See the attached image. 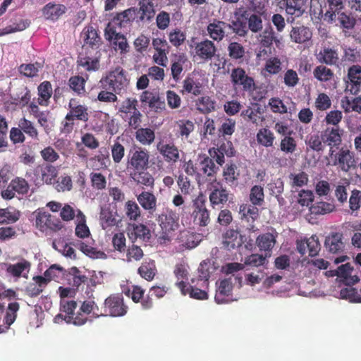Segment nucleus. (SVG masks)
Returning a JSON list of instances; mask_svg holds the SVG:
<instances>
[{"label":"nucleus","mask_w":361,"mask_h":361,"mask_svg":"<svg viewBox=\"0 0 361 361\" xmlns=\"http://www.w3.org/2000/svg\"><path fill=\"white\" fill-rule=\"evenodd\" d=\"M149 152L136 145L132 146L126 157V170L130 179L137 185L153 188L154 178L147 171L150 163Z\"/></svg>","instance_id":"nucleus-1"},{"label":"nucleus","mask_w":361,"mask_h":361,"mask_svg":"<svg viewBox=\"0 0 361 361\" xmlns=\"http://www.w3.org/2000/svg\"><path fill=\"white\" fill-rule=\"evenodd\" d=\"M201 275L197 279H192L191 283L185 281L176 282V286L184 295H188L191 298L196 300H207L208 298L207 289L209 286V272L200 269Z\"/></svg>","instance_id":"nucleus-2"},{"label":"nucleus","mask_w":361,"mask_h":361,"mask_svg":"<svg viewBox=\"0 0 361 361\" xmlns=\"http://www.w3.org/2000/svg\"><path fill=\"white\" fill-rule=\"evenodd\" d=\"M264 6L255 0L250 1V6H241L238 8L239 15L245 19L248 30L257 33L262 30L263 21L262 16L264 13Z\"/></svg>","instance_id":"nucleus-3"},{"label":"nucleus","mask_w":361,"mask_h":361,"mask_svg":"<svg viewBox=\"0 0 361 361\" xmlns=\"http://www.w3.org/2000/svg\"><path fill=\"white\" fill-rule=\"evenodd\" d=\"M344 8L343 0H311L310 11L314 16L324 17L332 22Z\"/></svg>","instance_id":"nucleus-4"},{"label":"nucleus","mask_w":361,"mask_h":361,"mask_svg":"<svg viewBox=\"0 0 361 361\" xmlns=\"http://www.w3.org/2000/svg\"><path fill=\"white\" fill-rule=\"evenodd\" d=\"M100 84L103 89L120 94L126 91L129 85V79L123 68L117 66L101 79Z\"/></svg>","instance_id":"nucleus-5"},{"label":"nucleus","mask_w":361,"mask_h":361,"mask_svg":"<svg viewBox=\"0 0 361 361\" xmlns=\"http://www.w3.org/2000/svg\"><path fill=\"white\" fill-rule=\"evenodd\" d=\"M158 224L161 228L159 240L161 243L171 241L179 228V216L171 209L167 208L159 214Z\"/></svg>","instance_id":"nucleus-6"},{"label":"nucleus","mask_w":361,"mask_h":361,"mask_svg":"<svg viewBox=\"0 0 361 361\" xmlns=\"http://www.w3.org/2000/svg\"><path fill=\"white\" fill-rule=\"evenodd\" d=\"M35 217V226L40 232L56 233L63 228V224L61 220L50 213L38 209L33 212Z\"/></svg>","instance_id":"nucleus-7"},{"label":"nucleus","mask_w":361,"mask_h":361,"mask_svg":"<svg viewBox=\"0 0 361 361\" xmlns=\"http://www.w3.org/2000/svg\"><path fill=\"white\" fill-rule=\"evenodd\" d=\"M332 165L345 173L355 169L357 168V161L355 152L346 147L340 148L338 152L334 154Z\"/></svg>","instance_id":"nucleus-8"},{"label":"nucleus","mask_w":361,"mask_h":361,"mask_svg":"<svg viewBox=\"0 0 361 361\" xmlns=\"http://www.w3.org/2000/svg\"><path fill=\"white\" fill-rule=\"evenodd\" d=\"M208 152L219 165L222 166L225 162L224 157L234 156L235 150L231 141L219 137L215 146L210 148Z\"/></svg>","instance_id":"nucleus-9"},{"label":"nucleus","mask_w":361,"mask_h":361,"mask_svg":"<svg viewBox=\"0 0 361 361\" xmlns=\"http://www.w3.org/2000/svg\"><path fill=\"white\" fill-rule=\"evenodd\" d=\"M128 307L124 303L122 294H111L105 299L104 311L111 317H123L128 312Z\"/></svg>","instance_id":"nucleus-10"},{"label":"nucleus","mask_w":361,"mask_h":361,"mask_svg":"<svg viewBox=\"0 0 361 361\" xmlns=\"http://www.w3.org/2000/svg\"><path fill=\"white\" fill-rule=\"evenodd\" d=\"M231 82L235 89L240 88L245 92H251L255 89L254 78L248 75L241 67L233 68L231 73Z\"/></svg>","instance_id":"nucleus-11"},{"label":"nucleus","mask_w":361,"mask_h":361,"mask_svg":"<svg viewBox=\"0 0 361 361\" xmlns=\"http://www.w3.org/2000/svg\"><path fill=\"white\" fill-rule=\"evenodd\" d=\"M233 195L220 182L215 181L212 184L209 195L212 208L216 206L224 205L228 202H233Z\"/></svg>","instance_id":"nucleus-12"},{"label":"nucleus","mask_w":361,"mask_h":361,"mask_svg":"<svg viewBox=\"0 0 361 361\" xmlns=\"http://www.w3.org/2000/svg\"><path fill=\"white\" fill-rule=\"evenodd\" d=\"M194 222L200 226H206L210 222L209 211L206 207V199L200 195L192 202V213Z\"/></svg>","instance_id":"nucleus-13"},{"label":"nucleus","mask_w":361,"mask_h":361,"mask_svg":"<svg viewBox=\"0 0 361 361\" xmlns=\"http://www.w3.org/2000/svg\"><path fill=\"white\" fill-rule=\"evenodd\" d=\"M61 310L66 313L64 320L68 324H73L75 326H82L87 321V316L80 312L75 314V310L77 308L78 304L75 300H64L61 302Z\"/></svg>","instance_id":"nucleus-14"},{"label":"nucleus","mask_w":361,"mask_h":361,"mask_svg":"<svg viewBox=\"0 0 361 361\" xmlns=\"http://www.w3.org/2000/svg\"><path fill=\"white\" fill-rule=\"evenodd\" d=\"M157 149L169 164H175L180 159V150L173 142L160 140L157 144Z\"/></svg>","instance_id":"nucleus-15"},{"label":"nucleus","mask_w":361,"mask_h":361,"mask_svg":"<svg viewBox=\"0 0 361 361\" xmlns=\"http://www.w3.org/2000/svg\"><path fill=\"white\" fill-rule=\"evenodd\" d=\"M225 243L227 246L231 248L235 247H240L243 243H245V247L247 249H252L253 246V240L246 237L245 234H240L238 230L228 229L224 233Z\"/></svg>","instance_id":"nucleus-16"},{"label":"nucleus","mask_w":361,"mask_h":361,"mask_svg":"<svg viewBox=\"0 0 361 361\" xmlns=\"http://www.w3.org/2000/svg\"><path fill=\"white\" fill-rule=\"evenodd\" d=\"M296 248L301 255H304L308 252L310 257H314L318 255L321 249V245L318 237L316 235H313L309 238L297 240Z\"/></svg>","instance_id":"nucleus-17"},{"label":"nucleus","mask_w":361,"mask_h":361,"mask_svg":"<svg viewBox=\"0 0 361 361\" xmlns=\"http://www.w3.org/2000/svg\"><path fill=\"white\" fill-rule=\"evenodd\" d=\"M34 174L43 183L52 184L57 176L58 171L51 164H41L35 168Z\"/></svg>","instance_id":"nucleus-18"},{"label":"nucleus","mask_w":361,"mask_h":361,"mask_svg":"<svg viewBox=\"0 0 361 361\" xmlns=\"http://www.w3.org/2000/svg\"><path fill=\"white\" fill-rule=\"evenodd\" d=\"M228 29H230L229 23L215 19L207 25V30L213 40L220 42L224 38L226 34L228 33Z\"/></svg>","instance_id":"nucleus-19"},{"label":"nucleus","mask_w":361,"mask_h":361,"mask_svg":"<svg viewBox=\"0 0 361 361\" xmlns=\"http://www.w3.org/2000/svg\"><path fill=\"white\" fill-rule=\"evenodd\" d=\"M326 249L331 253L338 254L343 252L345 243L343 242V235L339 232H332L326 237L324 241Z\"/></svg>","instance_id":"nucleus-20"},{"label":"nucleus","mask_w":361,"mask_h":361,"mask_svg":"<svg viewBox=\"0 0 361 361\" xmlns=\"http://www.w3.org/2000/svg\"><path fill=\"white\" fill-rule=\"evenodd\" d=\"M353 267L350 263H346L339 266L337 269L331 270V276H336L341 279L343 283L347 286H352L359 281V278L356 275L352 276Z\"/></svg>","instance_id":"nucleus-21"},{"label":"nucleus","mask_w":361,"mask_h":361,"mask_svg":"<svg viewBox=\"0 0 361 361\" xmlns=\"http://www.w3.org/2000/svg\"><path fill=\"white\" fill-rule=\"evenodd\" d=\"M317 59L322 64L339 67L341 64L338 52L331 47H324L317 54Z\"/></svg>","instance_id":"nucleus-22"},{"label":"nucleus","mask_w":361,"mask_h":361,"mask_svg":"<svg viewBox=\"0 0 361 361\" xmlns=\"http://www.w3.org/2000/svg\"><path fill=\"white\" fill-rule=\"evenodd\" d=\"M347 77L348 85L347 89L353 94H357L361 86V66L353 65L348 70Z\"/></svg>","instance_id":"nucleus-23"},{"label":"nucleus","mask_w":361,"mask_h":361,"mask_svg":"<svg viewBox=\"0 0 361 361\" xmlns=\"http://www.w3.org/2000/svg\"><path fill=\"white\" fill-rule=\"evenodd\" d=\"M240 116L245 121L256 126L264 121L263 111L259 104L255 103L242 111Z\"/></svg>","instance_id":"nucleus-24"},{"label":"nucleus","mask_w":361,"mask_h":361,"mask_svg":"<svg viewBox=\"0 0 361 361\" xmlns=\"http://www.w3.org/2000/svg\"><path fill=\"white\" fill-rule=\"evenodd\" d=\"M308 0H283L281 3L285 7L287 15L290 16L293 19L301 16L307 8Z\"/></svg>","instance_id":"nucleus-25"},{"label":"nucleus","mask_w":361,"mask_h":361,"mask_svg":"<svg viewBox=\"0 0 361 361\" xmlns=\"http://www.w3.org/2000/svg\"><path fill=\"white\" fill-rule=\"evenodd\" d=\"M67 8L65 5L49 2L42 9L43 16L49 20L56 21L66 13Z\"/></svg>","instance_id":"nucleus-26"},{"label":"nucleus","mask_w":361,"mask_h":361,"mask_svg":"<svg viewBox=\"0 0 361 361\" xmlns=\"http://www.w3.org/2000/svg\"><path fill=\"white\" fill-rule=\"evenodd\" d=\"M214 160V159L209 156L205 157L200 162L201 169L199 173H202L203 183L204 182V178L209 181H216V175L219 171V167L216 166Z\"/></svg>","instance_id":"nucleus-27"},{"label":"nucleus","mask_w":361,"mask_h":361,"mask_svg":"<svg viewBox=\"0 0 361 361\" xmlns=\"http://www.w3.org/2000/svg\"><path fill=\"white\" fill-rule=\"evenodd\" d=\"M142 103L148 104L149 107L157 113L161 112L166 108L164 100L159 94L149 91H144L140 96Z\"/></svg>","instance_id":"nucleus-28"},{"label":"nucleus","mask_w":361,"mask_h":361,"mask_svg":"<svg viewBox=\"0 0 361 361\" xmlns=\"http://www.w3.org/2000/svg\"><path fill=\"white\" fill-rule=\"evenodd\" d=\"M343 130L338 127L326 128L322 132L324 143L331 147H338L342 142Z\"/></svg>","instance_id":"nucleus-29"},{"label":"nucleus","mask_w":361,"mask_h":361,"mask_svg":"<svg viewBox=\"0 0 361 361\" xmlns=\"http://www.w3.org/2000/svg\"><path fill=\"white\" fill-rule=\"evenodd\" d=\"M84 44L83 49H97L101 44V37L97 31L92 26L85 27L82 32Z\"/></svg>","instance_id":"nucleus-30"},{"label":"nucleus","mask_w":361,"mask_h":361,"mask_svg":"<svg viewBox=\"0 0 361 361\" xmlns=\"http://www.w3.org/2000/svg\"><path fill=\"white\" fill-rule=\"evenodd\" d=\"M195 49L197 56L204 61L211 60L216 51L214 44L209 39L197 43Z\"/></svg>","instance_id":"nucleus-31"},{"label":"nucleus","mask_w":361,"mask_h":361,"mask_svg":"<svg viewBox=\"0 0 361 361\" xmlns=\"http://www.w3.org/2000/svg\"><path fill=\"white\" fill-rule=\"evenodd\" d=\"M68 113L76 120L87 122L89 120L88 107L79 104L75 99H71L68 103Z\"/></svg>","instance_id":"nucleus-32"},{"label":"nucleus","mask_w":361,"mask_h":361,"mask_svg":"<svg viewBox=\"0 0 361 361\" xmlns=\"http://www.w3.org/2000/svg\"><path fill=\"white\" fill-rule=\"evenodd\" d=\"M137 11L136 8L131 7L122 12L117 13L112 19V23L119 27H126L134 20Z\"/></svg>","instance_id":"nucleus-33"},{"label":"nucleus","mask_w":361,"mask_h":361,"mask_svg":"<svg viewBox=\"0 0 361 361\" xmlns=\"http://www.w3.org/2000/svg\"><path fill=\"white\" fill-rule=\"evenodd\" d=\"M235 20H232L230 25V29L233 33H235L239 37H245L248 33V28L247 26V22L244 18H242L238 13V8H237L234 12Z\"/></svg>","instance_id":"nucleus-34"},{"label":"nucleus","mask_w":361,"mask_h":361,"mask_svg":"<svg viewBox=\"0 0 361 361\" xmlns=\"http://www.w3.org/2000/svg\"><path fill=\"white\" fill-rule=\"evenodd\" d=\"M290 36L293 42L302 44L309 41L312 38V33L309 27L302 25L293 27Z\"/></svg>","instance_id":"nucleus-35"},{"label":"nucleus","mask_w":361,"mask_h":361,"mask_svg":"<svg viewBox=\"0 0 361 361\" xmlns=\"http://www.w3.org/2000/svg\"><path fill=\"white\" fill-rule=\"evenodd\" d=\"M176 240L180 246L186 249L195 247L199 243L197 235L186 229L180 231Z\"/></svg>","instance_id":"nucleus-36"},{"label":"nucleus","mask_w":361,"mask_h":361,"mask_svg":"<svg viewBox=\"0 0 361 361\" xmlns=\"http://www.w3.org/2000/svg\"><path fill=\"white\" fill-rule=\"evenodd\" d=\"M138 6L139 11L141 13L138 21H151L155 15L154 4L152 0H140Z\"/></svg>","instance_id":"nucleus-37"},{"label":"nucleus","mask_w":361,"mask_h":361,"mask_svg":"<svg viewBox=\"0 0 361 361\" xmlns=\"http://www.w3.org/2000/svg\"><path fill=\"white\" fill-rule=\"evenodd\" d=\"M202 85L193 77L187 76L183 81V90L181 92L184 94H191L195 96L201 94Z\"/></svg>","instance_id":"nucleus-38"},{"label":"nucleus","mask_w":361,"mask_h":361,"mask_svg":"<svg viewBox=\"0 0 361 361\" xmlns=\"http://www.w3.org/2000/svg\"><path fill=\"white\" fill-rule=\"evenodd\" d=\"M137 272L140 276L148 281L154 279L157 274L155 262L153 259H145L138 268Z\"/></svg>","instance_id":"nucleus-39"},{"label":"nucleus","mask_w":361,"mask_h":361,"mask_svg":"<svg viewBox=\"0 0 361 361\" xmlns=\"http://www.w3.org/2000/svg\"><path fill=\"white\" fill-rule=\"evenodd\" d=\"M38 99L37 103L40 106H47L49 105V99L52 95V87L49 81L42 82L37 87Z\"/></svg>","instance_id":"nucleus-40"},{"label":"nucleus","mask_w":361,"mask_h":361,"mask_svg":"<svg viewBox=\"0 0 361 361\" xmlns=\"http://www.w3.org/2000/svg\"><path fill=\"white\" fill-rule=\"evenodd\" d=\"M141 207L149 212H154L157 207V197L150 192L143 191L137 197Z\"/></svg>","instance_id":"nucleus-41"},{"label":"nucleus","mask_w":361,"mask_h":361,"mask_svg":"<svg viewBox=\"0 0 361 361\" xmlns=\"http://www.w3.org/2000/svg\"><path fill=\"white\" fill-rule=\"evenodd\" d=\"M31 264L30 262L22 259L16 264H10L7 266L6 272L16 278H20L23 276V273L25 271H29Z\"/></svg>","instance_id":"nucleus-42"},{"label":"nucleus","mask_w":361,"mask_h":361,"mask_svg":"<svg viewBox=\"0 0 361 361\" xmlns=\"http://www.w3.org/2000/svg\"><path fill=\"white\" fill-rule=\"evenodd\" d=\"M89 161L91 164L92 168L94 170L106 169L111 162L109 152L106 149L104 151V152L100 150L97 155L91 157Z\"/></svg>","instance_id":"nucleus-43"},{"label":"nucleus","mask_w":361,"mask_h":361,"mask_svg":"<svg viewBox=\"0 0 361 361\" xmlns=\"http://www.w3.org/2000/svg\"><path fill=\"white\" fill-rule=\"evenodd\" d=\"M256 243L260 250L270 252L276 243V237L270 233H263L257 238Z\"/></svg>","instance_id":"nucleus-44"},{"label":"nucleus","mask_w":361,"mask_h":361,"mask_svg":"<svg viewBox=\"0 0 361 361\" xmlns=\"http://www.w3.org/2000/svg\"><path fill=\"white\" fill-rule=\"evenodd\" d=\"M135 139L142 145H150L155 140V133L149 128L136 129Z\"/></svg>","instance_id":"nucleus-45"},{"label":"nucleus","mask_w":361,"mask_h":361,"mask_svg":"<svg viewBox=\"0 0 361 361\" xmlns=\"http://www.w3.org/2000/svg\"><path fill=\"white\" fill-rule=\"evenodd\" d=\"M256 138L259 145L269 147L273 146L275 135L268 128H262L258 130Z\"/></svg>","instance_id":"nucleus-46"},{"label":"nucleus","mask_w":361,"mask_h":361,"mask_svg":"<svg viewBox=\"0 0 361 361\" xmlns=\"http://www.w3.org/2000/svg\"><path fill=\"white\" fill-rule=\"evenodd\" d=\"M77 221L75 229V233L77 237L80 238H87L90 235V231L88 226L86 225V217L84 214L80 211H77Z\"/></svg>","instance_id":"nucleus-47"},{"label":"nucleus","mask_w":361,"mask_h":361,"mask_svg":"<svg viewBox=\"0 0 361 361\" xmlns=\"http://www.w3.org/2000/svg\"><path fill=\"white\" fill-rule=\"evenodd\" d=\"M18 126L24 133L34 140H39V132L35 124L25 117L18 121Z\"/></svg>","instance_id":"nucleus-48"},{"label":"nucleus","mask_w":361,"mask_h":361,"mask_svg":"<svg viewBox=\"0 0 361 361\" xmlns=\"http://www.w3.org/2000/svg\"><path fill=\"white\" fill-rule=\"evenodd\" d=\"M138 102L135 98H127L123 100L118 109V114L122 119H128V115L137 109Z\"/></svg>","instance_id":"nucleus-49"},{"label":"nucleus","mask_w":361,"mask_h":361,"mask_svg":"<svg viewBox=\"0 0 361 361\" xmlns=\"http://www.w3.org/2000/svg\"><path fill=\"white\" fill-rule=\"evenodd\" d=\"M313 75L318 81L327 82L334 78V73L331 68L322 64L315 67L313 71Z\"/></svg>","instance_id":"nucleus-50"},{"label":"nucleus","mask_w":361,"mask_h":361,"mask_svg":"<svg viewBox=\"0 0 361 361\" xmlns=\"http://www.w3.org/2000/svg\"><path fill=\"white\" fill-rule=\"evenodd\" d=\"M197 109L204 114H209L216 109V101L209 96H203L196 101Z\"/></svg>","instance_id":"nucleus-51"},{"label":"nucleus","mask_w":361,"mask_h":361,"mask_svg":"<svg viewBox=\"0 0 361 361\" xmlns=\"http://www.w3.org/2000/svg\"><path fill=\"white\" fill-rule=\"evenodd\" d=\"M130 239L140 238L144 241H148L151 238L149 229L144 224L133 225V230L128 233Z\"/></svg>","instance_id":"nucleus-52"},{"label":"nucleus","mask_w":361,"mask_h":361,"mask_svg":"<svg viewBox=\"0 0 361 361\" xmlns=\"http://www.w3.org/2000/svg\"><path fill=\"white\" fill-rule=\"evenodd\" d=\"M239 173L235 164H226L223 171V177L225 182L230 186L235 185Z\"/></svg>","instance_id":"nucleus-53"},{"label":"nucleus","mask_w":361,"mask_h":361,"mask_svg":"<svg viewBox=\"0 0 361 361\" xmlns=\"http://www.w3.org/2000/svg\"><path fill=\"white\" fill-rule=\"evenodd\" d=\"M20 216L18 211L8 208L0 209V224H12L17 222Z\"/></svg>","instance_id":"nucleus-54"},{"label":"nucleus","mask_w":361,"mask_h":361,"mask_svg":"<svg viewBox=\"0 0 361 361\" xmlns=\"http://www.w3.org/2000/svg\"><path fill=\"white\" fill-rule=\"evenodd\" d=\"M78 63L89 72L96 71L99 68V60L97 57L92 58L89 56H79Z\"/></svg>","instance_id":"nucleus-55"},{"label":"nucleus","mask_w":361,"mask_h":361,"mask_svg":"<svg viewBox=\"0 0 361 361\" xmlns=\"http://www.w3.org/2000/svg\"><path fill=\"white\" fill-rule=\"evenodd\" d=\"M259 41L262 46L270 47L273 42H279V40L275 35V32L271 26L266 27L259 35Z\"/></svg>","instance_id":"nucleus-56"},{"label":"nucleus","mask_w":361,"mask_h":361,"mask_svg":"<svg viewBox=\"0 0 361 361\" xmlns=\"http://www.w3.org/2000/svg\"><path fill=\"white\" fill-rule=\"evenodd\" d=\"M85 80L79 75L72 76L68 80V86L78 95H84L85 93Z\"/></svg>","instance_id":"nucleus-57"},{"label":"nucleus","mask_w":361,"mask_h":361,"mask_svg":"<svg viewBox=\"0 0 361 361\" xmlns=\"http://www.w3.org/2000/svg\"><path fill=\"white\" fill-rule=\"evenodd\" d=\"M233 290V283L231 278L224 279L219 282L218 286V293L215 296V300L217 303H221L222 300L219 299L220 295L228 296Z\"/></svg>","instance_id":"nucleus-58"},{"label":"nucleus","mask_w":361,"mask_h":361,"mask_svg":"<svg viewBox=\"0 0 361 361\" xmlns=\"http://www.w3.org/2000/svg\"><path fill=\"white\" fill-rule=\"evenodd\" d=\"M249 199L252 205L261 206L264 202V188L261 185H254L250 189Z\"/></svg>","instance_id":"nucleus-59"},{"label":"nucleus","mask_w":361,"mask_h":361,"mask_svg":"<svg viewBox=\"0 0 361 361\" xmlns=\"http://www.w3.org/2000/svg\"><path fill=\"white\" fill-rule=\"evenodd\" d=\"M99 219L101 226L103 229H107L116 224V219L109 209L102 208Z\"/></svg>","instance_id":"nucleus-60"},{"label":"nucleus","mask_w":361,"mask_h":361,"mask_svg":"<svg viewBox=\"0 0 361 361\" xmlns=\"http://www.w3.org/2000/svg\"><path fill=\"white\" fill-rule=\"evenodd\" d=\"M335 206L332 203L319 202L312 204L310 207V211L312 214L319 215L330 213L333 212Z\"/></svg>","instance_id":"nucleus-61"},{"label":"nucleus","mask_w":361,"mask_h":361,"mask_svg":"<svg viewBox=\"0 0 361 361\" xmlns=\"http://www.w3.org/2000/svg\"><path fill=\"white\" fill-rule=\"evenodd\" d=\"M10 183L11 188L18 195H23L27 194L29 191L30 185L25 178L16 177L13 178Z\"/></svg>","instance_id":"nucleus-62"},{"label":"nucleus","mask_w":361,"mask_h":361,"mask_svg":"<svg viewBox=\"0 0 361 361\" xmlns=\"http://www.w3.org/2000/svg\"><path fill=\"white\" fill-rule=\"evenodd\" d=\"M235 130V121L232 118H226L219 128V137L226 139L227 136H231Z\"/></svg>","instance_id":"nucleus-63"},{"label":"nucleus","mask_w":361,"mask_h":361,"mask_svg":"<svg viewBox=\"0 0 361 361\" xmlns=\"http://www.w3.org/2000/svg\"><path fill=\"white\" fill-rule=\"evenodd\" d=\"M288 177L292 188H300L306 185L309 180L308 175L304 171L298 173H290Z\"/></svg>","instance_id":"nucleus-64"}]
</instances>
